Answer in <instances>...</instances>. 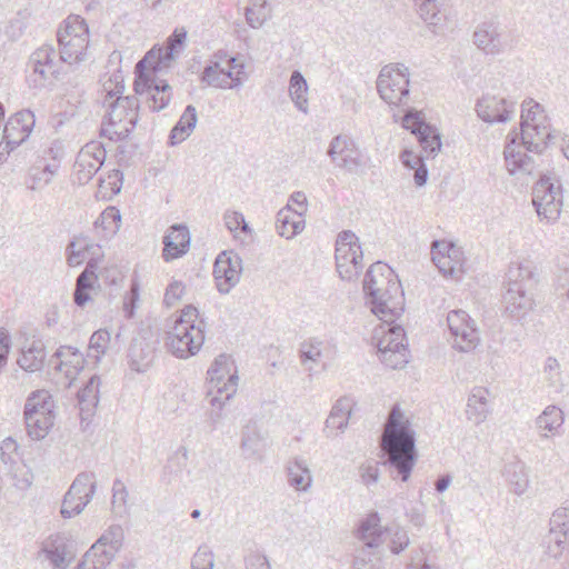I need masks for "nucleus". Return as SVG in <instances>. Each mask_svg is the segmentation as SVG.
Wrapping results in <instances>:
<instances>
[{"label":"nucleus","instance_id":"c9c22d12","mask_svg":"<svg viewBox=\"0 0 569 569\" xmlns=\"http://www.w3.org/2000/svg\"><path fill=\"white\" fill-rule=\"evenodd\" d=\"M59 164L56 160L46 162L44 159L38 160L29 170V178L32 190H39L49 184L58 171Z\"/></svg>","mask_w":569,"mask_h":569},{"label":"nucleus","instance_id":"dca6fc26","mask_svg":"<svg viewBox=\"0 0 569 569\" xmlns=\"http://www.w3.org/2000/svg\"><path fill=\"white\" fill-rule=\"evenodd\" d=\"M549 531L543 537L545 553L551 558H559L568 546L569 540V509H557L549 521Z\"/></svg>","mask_w":569,"mask_h":569},{"label":"nucleus","instance_id":"a18cd8bd","mask_svg":"<svg viewBox=\"0 0 569 569\" xmlns=\"http://www.w3.org/2000/svg\"><path fill=\"white\" fill-rule=\"evenodd\" d=\"M123 538V529L121 526L113 525L110 526L108 530L101 535L94 545L107 548L109 552L117 555V552L122 547Z\"/></svg>","mask_w":569,"mask_h":569},{"label":"nucleus","instance_id":"72a5a7b5","mask_svg":"<svg viewBox=\"0 0 569 569\" xmlns=\"http://www.w3.org/2000/svg\"><path fill=\"white\" fill-rule=\"evenodd\" d=\"M33 405L28 408V413H23L26 428L32 440H41L46 438L49 430L53 427L56 415L39 416L33 410Z\"/></svg>","mask_w":569,"mask_h":569},{"label":"nucleus","instance_id":"3c124183","mask_svg":"<svg viewBox=\"0 0 569 569\" xmlns=\"http://www.w3.org/2000/svg\"><path fill=\"white\" fill-rule=\"evenodd\" d=\"M521 109V130L525 129V127H530V124L540 121V112H542L540 103L528 99L522 102Z\"/></svg>","mask_w":569,"mask_h":569},{"label":"nucleus","instance_id":"ddd939ff","mask_svg":"<svg viewBox=\"0 0 569 569\" xmlns=\"http://www.w3.org/2000/svg\"><path fill=\"white\" fill-rule=\"evenodd\" d=\"M204 341L203 321L199 311L189 305L180 310V359L194 356Z\"/></svg>","mask_w":569,"mask_h":569},{"label":"nucleus","instance_id":"9d476101","mask_svg":"<svg viewBox=\"0 0 569 569\" xmlns=\"http://www.w3.org/2000/svg\"><path fill=\"white\" fill-rule=\"evenodd\" d=\"M562 188L553 173H543L533 187L532 203L541 220L553 223L562 209Z\"/></svg>","mask_w":569,"mask_h":569},{"label":"nucleus","instance_id":"0eeeda50","mask_svg":"<svg viewBox=\"0 0 569 569\" xmlns=\"http://www.w3.org/2000/svg\"><path fill=\"white\" fill-rule=\"evenodd\" d=\"M60 61L72 64L86 59L89 47V27L83 18L71 14L57 32Z\"/></svg>","mask_w":569,"mask_h":569},{"label":"nucleus","instance_id":"49530a36","mask_svg":"<svg viewBox=\"0 0 569 569\" xmlns=\"http://www.w3.org/2000/svg\"><path fill=\"white\" fill-rule=\"evenodd\" d=\"M111 335L107 329L94 331L89 341L88 358H93L94 362H99L107 351Z\"/></svg>","mask_w":569,"mask_h":569},{"label":"nucleus","instance_id":"79ce46f5","mask_svg":"<svg viewBox=\"0 0 569 569\" xmlns=\"http://www.w3.org/2000/svg\"><path fill=\"white\" fill-rule=\"evenodd\" d=\"M100 378L92 376L87 385L78 392V400L81 412L91 415L99 402Z\"/></svg>","mask_w":569,"mask_h":569},{"label":"nucleus","instance_id":"58836bf2","mask_svg":"<svg viewBox=\"0 0 569 569\" xmlns=\"http://www.w3.org/2000/svg\"><path fill=\"white\" fill-rule=\"evenodd\" d=\"M382 529L380 527V517L377 512H371L360 523L358 529V538L369 548L380 545Z\"/></svg>","mask_w":569,"mask_h":569},{"label":"nucleus","instance_id":"1a4fd4ad","mask_svg":"<svg viewBox=\"0 0 569 569\" xmlns=\"http://www.w3.org/2000/svg\"><path fill=\"white\" fill-rule=\"evenodd\" d=\"M208 376L211 385L209 393H214L210 403L221 410L237 392L239 377L234 361L226 353L219 355L208 369Z\"/></svg>","mask_w":569,"mask_h":569},{"label":"nucleus","instance_id":"de8ad7c7","mask_svg":"<svg viewBox=\"0 0 569 569\" xmlns=\"http://www.w3.org/2000/svg\"><path fill=\"white\" fill-rule=\"evenodd\" d=\"M121 214L116 207L106 208L96 220V228L101 227L107 234H114L120 228Z\"/></svg>","mask_w":569,"mask_h":569},{"label":"nucleus","instance_id":"7c9ffc66","mask_svg":"<svg viewBox=\"0 0 569 569\" xmlns=\"http://www.w3.org/2000/svg\"><path fill=\"white\" fill-rule=\"evenodd\" d=\"M386 322L387 329H383L382 337L378 339V351H395V350H401L406 351L408 350L406 341V332L405 329L401 326L392 325V321L395 319H390L389 317L382 318Z\"/></svg>","mask_w":569,"mask_h":569},{"label":"nucleus","instance_id":"09e8293b","mask_svg":"<svg viewBox=\"0 0 569 569\" xmlns=\"http://www.w3.org/2000/svg\"><path fill=\"white\" fill-rule=\"evenodd\" d=\"M262 438L254 429L247 428L243 431L241 440V449L246 458H253L262 450Z\"/></svg>","mask_w":569,"mask_h":569},{"label":"nucleus","instance_id":"e2e57ef3","mask_svg":"<svg viewBox=\"0 0 569 569\" xmlns=\"http://www.w3.org/2000/svg\"><path fill=\"white\" fill-rule=\"evenodd\" d=\"M223 220L226 227L231 232H237L238 230L248 232L250 231L249 224L246 222L242 213L237 211H228L223 216Z\"/></svg>","mask_w":569,"mask_h":569},{"label":"nucleus","instance_id":"680f3d73","mask_svg":"<svg viewBox=\"0 0 569 569\" xmlns=\"http://www.w3.org/2000/svg\"><path fill=\"white\" fill-rule=\"evenodd\" d=\"M214 558L212 551L207 546L198 548L191 561V569L211 568L213 569Z\"/></svg>","mask_w":569,"mask_h":569},{"label":"nucleus","instance_id":"4468645a","mask_svg":"<svg viewBox=\"0 0 569 569\" xmlns=\"http://www.w3.org/2000/svg\"><path fill=\"white\" fill-rule=\"evenodd\" d=\"M327 154L339 168L349 173L363 174L365 161L356 142L346 134H338L330 141Z\"/></svg>","mask_w":569,"mask_h":569},{"label":"nucleus","instance_id":"9b49d317","mask_svg":"<svg viewBox=\"0 0 569 569\" xmlns=\"http://www.w3.org/2000/svg\"><path fill=\"white\" fill-rule=\"evenodd\" d=\"M336 268L342 280H356L363 268V253L359 238L351 230H343L336 239Z\"/></svg>","mask_w":569,"mask_h":569},{"label":"nucleus","instance_id":"a878e982","mask_svg":"<svg viewBox=\"0 0 569 569\" xmlns=\"http://www.w3.org/2000/svg\"><path fill=\"white\" fill-rule=\"evenodd\" d=\"M43 556L56 569H66L72 559L70 546L61 537L50 538L42 543L39 557Z\"/></svg>","mask_w":569,"mask_h":569},{"label":"nucleus","instance_id":"6e6552de","mask_svg":"<svg viewBox=\"0 0 569 569\" xmlns=\"http://www.w3.org/2000/svg\"><path fill=\"white\" fill-rule=\"evenodd\" d=\"M244 66L226 51L216 52L204 67L201 81L218 89H234L242 86Z\"/></svg>","mask_w":569,"mask_h":569},{"label":"nucleus","instance_id":"cd10ccee","mask_svg":"<svg viewBox=\"0 0 569 569\" xmlns=\"http://www.w3.org/2000/svg\"><path fill=\"white\" fill-rule=\"evenodd\" d=\"M351 416V401L348 398H340L332 406L331 411L325 422V433L327 437H335L343 432L348 427Z\"/></svg>","mask_w":569,"mask_h":569},{"label":"nucleus","instance_id":"aec40b11","mask_svg":"<svg viewBox=\"0 0 569 569\" xmlns=\"http://www.w3.org/2000/svg\"><path fill=\"white\" fill-rule=\"evenodd\" d=\"M106 156V148L100 142L91 141L81 149L74 164L80 184H84L93 178L104 163Z\"/></svg>","mask_w":569,"mask_h":569},{"label":"nucleus","instance_id":"f257e3e1","mask_svg":"<svg viewBox=\"0 0 569 569\" xmlns=\"http://www.w3.org/2000/svg\"><path fill=\"white\" fill-rule=\"evenodd\" d=\"M178 52V27L166 44L153 46L134 67V92L146 96L153 111L164 109L172 96V88L162 74L168 71Z\"/></svg>","mask_w":569,"mask_h":569},{"label":"nucleus","instance_id":"2f4dec72","mask_svg":"<svg viewBox=\"0 0 569 569\" xmlns=\"http://www.w3.org/2000/svg\"><path fill=\"white\" fill-rule=\"evenodd\" d=\"M502 475L513 493L520 496L527 490L529 478L527 467L522 461L515 459L507 462L505 465Z\"/></svg>","mask_w":569,"mask_h":569},{"label":"nucleus","instance_id":"a19ab883","mask_svg":"<svg viewBox=\"0 0 569 569\" xmlns=\"http://www.w3.org/2000/svg\"><path fill=\"white\" fill-rule=\"evenodd\" d=\"M33 405L36 415L49 416L54 415V400L50 392L44 389L32 391L27 398L23 413H28V408Z\"/></svg>","mask_w":569,"mask_h":569},{"label":"nucleus","instance_id":"ea45409f","mask_svg":"<svg viewBox=\"0 0 569 569\" xmlns=\"http://www.w3.org/2000/svg\"><path fill=\"white\" fill-rule=\"evenodd\" d=\"M97 490L96 476L93 472L83 471L78 473L67 491L70 497H74L78 500L88 499V503L93 498Z\"/></svg>","mask_w":569,"mask_h":569},{"label":"nucleus","instance_id":"39448f33","mask_svg":"<svg viewBox=\"0 0 569 569\" xmlns=\"http://www.w3.org/2000/svg\"><path fill=\"white\" fill-rule=\"evenodd\" d=\"M552 134L548 126L541 121L525 127L521 130V143L517 144V134L508 136L509 142L505 147V160L508 172L511 176L516 174H532L536 168V162L532 157L522 152L521 147L527 151L541 154L546 149L548 142L551 140Z\"/></svg>","mask_w":569,"mask_h":569},{"label":"nucleus","instance_id":"bf43d9fd","mask_svg":"<svg viewBox=\"0 0 569 569\" xmlns=\"http://www.w3.org/2000/svg\"><path fill=\"white\" fill-rule=\"evenodd\" d=\"M88 505V499L78 500L74 497H70L68 492H66L62 506H61V515L63 518H71L82 512V510Z\"/></svg>","mask_w":569,"mask_h":569},{"label":"nucleus","instance_id":"f3484780","mask_svg":"<svg viewBox=\"0 0 569 569\" xmlns=\"http://www.w3.org/2000/svg\"><path fill=\"white\" fill-rule=\"evenodd\" d=\"M242 270V260L233 251H222L216 258L213 277L220 293H229L239 282Z\"/></svg>","mask_w":569,"mask_h":569},{"label":"nucleus","instance_id":"6e6d98bb","mask_svg":"<svg viewBox=\"0 0 569 569\" xmlns=\"http://www.w3.org/2000/svg\"><path fill=\"white\" fill-rule=\"evenodd\" d=\"M379 358L382 363H385L387 367L391 369H400L403 368L408 361H409V351H401V350H395V351H382L379 352Z\"/></svg>","mask_w":569,"mask_h":569},{"label":"nucleus","instance_id":"6ab92c4d","mask_svg":"<svg viewBox=\"0 0 569 569\" xmlns=\"http://www.w3.org/2000/svg\"><path fill=\"white\" fill-rule=\"evenodd\" d=\"M56 50L51 46H42L30 57L32 73L30 81L33 87H44L51 79H57L59 74V61L54 60Z\"/></svg>","mask_w":569,"mask_h":569},{"label":"nucleus","instance_id":"c03bdc74","mask_svg":"<svg viewBox=\"0 0 569 569\" xmlns=\"http://www.w3.org/2000/svg\"><path fill=\"white\" fill-rule=\"evenodd\" d=\"M123 182V173L113 169L106 177L99 179L98 192L103 199H111L121 191Z\"/></svg>","mask_w":569,"mask_h":569},{"label":"nucleus","instance_id":"8fccbe9b","mask_svg":"<svg viewBox=\"0 0 569 569\" xmlns=\"http://www.w3.org/2000/svg\"><path fill=\"white\" fill-rule=\"evenodd\" d=\"M418 6V12L429 24L436 26L440 21L441 0H415Z\"/></svg>","mask_w":569,"mask_h":569},{"label":"nucleus","instance_id":"69168bd1","mask_svg":"<svg viewBox=\"0 0 569 569\" xmlns=\"http://www.w3.org/2000/svg\"><path fill=\"white\" fill-rule=\"evenodd\" d=\"M560 365L555 358H548L545 367V371L548 375L549 386L559 390L562 386L561 373H560Z\"/></svg>","mask_w":569,"mask_h":569},{"label":"nucleus","instance_id":"f8f14e48","mask_svg":"<svg viewBox=\"0 0 569 569\" xmlns=\"http://www.w3.org/2000/svg\"><path fill=\"white\" fill-rule=\"evenodd\" d=\"M382 100L392 106L407 104L409 99V69L405 64L385 66L377 79Z\"/></svg>","mask_w":569,"mask_h":569},{"label":"nucleus","instance_id":"603ef678","mask_svg":"<svg viewBox=\"0 0 569 569\" xmlns=\"http://www.w3.org/2000/svg\"><path fill=\"white\" fill-rule=\"evenodd\" d=\"M176 232H178V223L171 224L162 239V258L167 262L178 258V242H176L177 237H174Z\"/></svg>","mask_w":569,"mask_h":569},{"label":"nucleus","instance_id":"5fc2aeb1","mask_svg":"<svg viewBox=\"0 0 569 569\" xmlns=\"http://www.w3.org/2000/svg\"><path fill=\"white\" fill-rule=\"evenodd\" d=\"M198 122L197 110L189 104L180 116V142L188 138L196 128Z\"/></svg>","mask_w":569,"mask_h":569},{"label":"nucleus","instance_id":"473e14b6","mask_svg":"<svg viewBox=\"0 0 569 569\" xmlns=\"http://www.w3.org/2000/svg\"><path fill=\"white\" fill-rule=\"evenodd\" d=\"M288 483L299 491H307L312 485V475L302 458H295L287 467Z\"/></svg>","mask_w":569,"mask_h":569},{"label":"nucleus","instance_id":"13d9d810","mask_svg":"<svg viewBox=\"0 0 569 569\" xmlns=\"http://www.w3.org/2000/svg\"><path fill=\"white\" fill-rule=\"evenodd\" d=\"M178 311H174L168 319V330H164L163 341L167 350L171 352L174 357H178V347L176 346V340L178 339V335L176 330L178 329Z\"/></svg>","mask_w":569,"mask_h":569},{"label":"nucleus","instance_id":"37998d69","mask_svg":"<svg viewBox=\"0 0 569 569\" xmlns=\"http://www.w3.org/2000/svg\"><path fill=\"white\" fill-rule=\"evenodd\" d=\"M116 555L109 552L107 548L92 545L82 558V566H89L91 569H106Z\"/></svg>","mask_w":569,"mask_h":569},{"label":"nucleus","instance_id":"4c0bfd02","mask_svg":"<svg viewBox=\"0 0 569 569\" xmlns=\"http://www.w3.org/2000/svg\"><path fill=\"white\" fill-rule=\"evenodd\" d=\"M308 83L299 70H295L289 80V96L297 107L303 113H308Z\"/></svg>","mask_w":569,"mask_h":569},{"label":"nucleus","instance_id":"774afa93","mask_svg":"<svg viewBox=\"0 0 569 569\" xmlns=\"http://www.w3.org/2000/svg\"><path fill=\"white\" fill-rule=\"evenodd\" d=\"M244 562L247 569H271L268 558L259 552L249 553Z\"/></svg>","mask_w":569,"mask_h":569},{"label":"nucleus","instance_id":"7ed1b4c3","mask_svg":"<svg viewBox=\"0 0 569 569\" xmlns=\"http://www.w3.org/2000/svg\"><path fill=\"white\" fill-rule=\"evenodd\" d=\"M363 292L379 318L396 319L403 312L401 283L387 263L377 261L370 266L363 278Z\"/></svg>","mask_w":569,"mask_h":569},{"label":"nucleus","instance_id":"338daca9","mask_svg":"<svg viewBox=\"0 0 569 569\" xmlns=\"http://www.w3.org/2000/svg\"><path fill=\"white\" fill-rule=\"evenodd\" d=\"M246 20L251 28L258 29L267 21L264 7H250L246 9Z\"/></svg>","mask_w":569,"mask_h":569},{"label":"nucleus","instance_id":"0e129e2a","mask_svg":"<svg viewBox=\"0 0 569 569\" xmlns=\"http://www.w3.org/2000/svg\"><path fill=\"white\" fill-rule=\"evenodd\" d=\"M359 471H360V478L367 487H370L371 485H375L378 482V479H379L378 462L367 461L360 466Z\"/></svg>","mask_w":569,"mask_h":569},{"label":"nucleus","instance_id":"2eb2a0df","mask_svg":"<svg viewBox=\"0 0 569 569\" xmlns=\"http://www.w3.org/2000/svg\"><path fill=\"white\" fill-rule=\"evenodd\" d=\"M448 328L452 338V347L461 352L473 350L479 341V332L475 321L463 310H452L447 316Z\"/></svg>","mask_w":569,"mask_h":569},{"label":"nucleus","instance_id":"c756f323","mask_svg":"<svg viewBox=\"0 0 569 569\" xmlns=\"http://www.w3.org/2000/svg\"><path fill=\"white\" fill-rule=\"evenodd\" d=\"M489 390L485 387H475L468 398L467 418L475 425L482 423L489 412Z\"/></svg>","mask_w":569,"mask_h":569},{"label":"nucleus","instance_id":"f704fd0d","mask_svg":"<svg viewBox=\"0 0 569 569\" xmlns=\"http://www.w3.org/2000/svg\"><path fill=\"white\" fill-rule=\"evenodd\" d=\"M46 360V350L41 341H32L23 349L18 358V365L28 372H37L43 368Z\"/></svg>","mask_w":569,"mask_h":569},{"label":"nucleus","instance_id":"052dcab7","mask_svg":"<svg viewBox=\"0 0 569 569\" xmlns=\"http://www.w3.org/2000/svg\"><path fill=\"white\" fill-rule=\"evenodd\" d=\"M88 243L81 244L79 241H71L67 247V262L70 267L80 266L86 259Z\"/></svg>","mask_w":569,"mask_h":569},{"label":"nucleus","instance_id":"20e7f679","mask_svg":"<svg viewBox=\"0 0 569 569\" xmlns=\"http://www.w3.org/2000/svg\"><path fill=\"white\" fill-rule=\"evenodd\" d=\"M120 76H114V83L110 79L109 86L104 83L107 94L103 106L107 116L102 121L101 134L110 140H123L136 128L139 119V101L136 96H122L124 84Z\"/></svg>","mask_w":569,"mask_h":569},{"label":"nucleus","instance_id":"5701e85b","mask_svg":"<svg viewBox=\"0 0 569 569\" xmlns=\"http://www.w3.org/2000/svg\"><path fill=\"white\" fill-rule=\"evenodd\" d=\"M49 363L58 371L64 372L69 379H73L83 368V355L74 347H60L49 360Z\"/></svg>","mask_w":569,"mask_h":569},{"label":"nucleus","instance_id":"423d86ee","mask_svg":"<svg viewBox=\"0 0 569 569\" xmlns=\"http://www.w3.org/2000/svg\"><path fill=\"white\" fill-rule=\"evenodd\" d=\"M533 268L529 260L512 261L506 273L507 290L503 295L505 311L513 319H521L533 307V298L528 292Z\"/></svg>","mask_w":569,"mask_h":569},{"label":"nucleus","instance_id":"4be33fe9","mask_svg":"<svg viewBox=\"0 0 569 569\" xmlns=\"http://www.w3.org/2000/svg\"><path fill=\"white\" fill-rule=\"evenodd\" d=\"M431 254L433 263L441 273L458 277L463 272L462 251L453 243L435 240Z\"/></svg>","mask_w":569,"mask_h":569},{"label":"nucleus","instance_id":"f03ea898","mask_svg":"<svg viewBox=\"0 0 569 569\" xmlns=\"http://www.w3.org/2000/svg\"><path fill=\"white\" fill-rule=\"evenodd\" d=\"M381 447L387 457L386 463L397 471L402 481L411 475L416 461V438L408 419L399 406H393L385 425Z\"/></svg>","mask_w":569,"mask_h":569},{"label":"nucleus","instance_id":"bb28decb","mask_svg":"<svg viewBox=\"0 0 569 569\" xmlns=\"http://www.w3.org/2000/svg\"><path fill=\"white\" fill-rule=\"evenodd\" d=\"M98 262L96 260H90L87 262L86 268L78 276L76 281V289L73 292V301L78 307H84L90 300V290L98 284Z\"/></svg>","mask_w":569,"mask_h":569},{"label":"nucleus","instance_id":"4d7b16f0","mask_svg":"<svg viewBox=\"0 0 569 569\" xmlns=\"http://www.w3.org/2000/svg\"><path fill=\"white\" fill-rule=\"evenodd\" d=\"M140 288L136 279L131 281L130 289L123 298V312L127 319H131L134 316L138 307Z\"/></svg>","mask_w":569,"mask_h":569},{"label":"nucleus","instance_id":"c85d7f7f","mask_svg":"<svg viewBox=\"0 0 569 569\" xmlns=\"http://www.w3.org/2000/svg\"><path fill=\"white\" fill-rule=\"evenodd\" d=\"M154 359V347L146 339H133L128 351V363L131 370L144 372Z\"/></svg>","mask_w":569,"mask_h":569},{"label":"nucleus","instance_id":"b1692460","mask_svg":"<svg viewBox=\"0 0 569 569\" xmlns=\"http://www.w3.org/2000/svg\"><path fill=\"white\" fill-rule=\"evenodd\" d=\"M36 123L34 114L29 109L12 114L4 124V138H10L21 144L30 136Z\"/></svg>","mask_w":569,"mask_h":569},{"label":"nucleus","instance_id":"412c9836","mask_svg":"<svg viewBox=\"0 0 569 569\" xmlns=\"http://www.w3.org/2000/svg\"><path fill=\"white\" fill-rule=\"evenodd\" d=\"M516 103L503 97L486 93L476 104L478 117L488 123H505L511 120Z\"/></svg>","mask_w":569,"mask_h":569},{"label":"nucleus","instance_id":"393cba45","mask_svg":"<svg viewBox=\"0 0 569 569\" xmlns=\"http://www.w3.org/2000/svg\"><path fill=\"white\" fill-rule=\"evenodd\" d=\"M473 42L481 51L491 56L501 53L506 48L502 34L493 23L480 24L473 33Z\"/></svg>","mask_w":569,"mask_h":569},{"label":"nucleus","instance_id":"e433bc0d","mask_svg":"<svg viewBox=\"0 0 569 569\" xmlns=\"http://www.w3.org/2000/svg\"><path fill=\"white\" fill-rule=\"evenodd\" d=\"M563 412L556 406H548L538 416L536 426L540 431L542 438H548L549 433L553 436L557 430L563 425Z\"/></svg>","mask_w":569,"mask_h":569},{"label":"nucleus","instance_id":"864d4df0","mask_svg":"<svg viewBox=\"0 0 569 569\" xmlns=\"http://www.w3.org/2000/svg\"><path fill=\"white\" fill-rule=\"evenodd\" d=\"M321 342L318 340L303 341L300 345V359L302 365L317 363L321 357Z\"/></svg>","mask_w":569,"mask_h":569},{"label":"nucleus","instance_id":"a211bd4d","mask_svg":"<svg viewBox=\"0 0 569 569\" xmlns=\"http://www.w3.org/2000/svg\"><path fill=\"white\" fill-rule=\"evenodd\" d=\"M402 124L417 137L426 158H433L440 151V133L433 126L421 120L416 111H409L403 117Z\"/></svg>","mask_w":569,"mask_h":569}]
</instances>
